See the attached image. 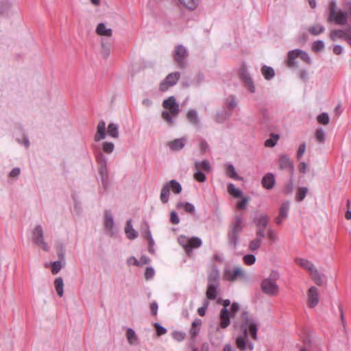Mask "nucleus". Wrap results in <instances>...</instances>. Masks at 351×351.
Wrapping results in <instances>:
<instances>
[{
	"label": "nucleus",
	"mask_w": 351,
	"mask_h": 351,
	"mask_svg": "<svg viewBox=\"0 0 351 351\" xmlns=\"http://www.w3.org/2000/svg\"><path fill=\"white\" fill-rule=\"evenodd\" d=\"M247 202H248V197H243V199L237 203V208L241 209V210L246 209Z\"/></svg>",
	"instance_id": "338daca9"
},
{
	"label": "nucleus",
	"mask_w": 351,
	"mask_h": 351,
	"mask_svg": "<svg viewBox=\"0 0 351 351\" xmlns=\"http://www.w3.org/2000/svg\"><path fill=\"white\" fill-rule=\"evenodd\" d=\"M289 210V202H285L282 204L281 206L279 209V215L284 218H287L288 217V211Z\"/></svg>",
	"instance_id": "de8ad7c7"
},
{
	"label": "nucleus",
	"mask_w": 351,
	"mask_h": 351,
	"mask_svg": "<svg viewBox=\"0 0 351 351\" xmlns=\"http://www.w3.org/2000/svg\"><path fill=\"white\" fill-rule=\"evenodd\" d=\"M351 30V27L350 29H347L345 30L342 29H334L330 32V39L333 41L336 40L337 38L343 39L344 40L346 38V36L349 34Z\"/></svg>",
	"instance_id": "4be33fe9"
},
{
	"label": "nucleus",
	"mask_w": 351,
	"mask_h": 351,
	"mask_svg": "<svg viewBox=\"0 0 351 351\" xmlns=\"http://www.w3.org/2000/svg\"><path fill=\"white\" fill-rule=\"evenodd\" d=\"M96 160L98 164V171L101 178L102 184L106 187L108 183V172L107 169V160L105 156L99 152Z\"/></svg>",
	"instance_id": "0eeeda50"
},
{
	"label": "nucleus",
	"mask_w": 351,
	"mask_h": 351,
	"mask_svg": "<svg viewBox=\"0 0 351 351\" xmlns=\"http://www.w3.org/2000/svg\"><path fill=\"white\" fill-rule=\"evenodd\" d=\"M220 327L226 328L230 323V314L228 309L222 308L220 312Z\"/></svg>",
	"instance_id": "412c9836"
},
{
	"label": "nucleus",
	"mask_w": 351,
	"mask_h": 351,
	"mask_svg": "<svg viewBox=\"0 0 351 351\" xmlns=\"http://www.w3.org/2000/svg\"><path fill=\"white\" fill-rule=\"evenodd\" d=\"M209 304L210 303H209L208 300H205L204 301L203 306L202 307H199L197 309V313H198L199 315H200V316H204L205 315L206 311L208 308V307L209 306Z\"/></svg>",
	"instance_id": "e2e57ef3"
},
{
	"label": "nucleus",
	"mask_w": 351,
	"mask_h": 351,
	"mask_svg": "<svg viewBox=\"0 0 351 351\" xmlns=\"http://www.w3.org/2000/svg\"><path fill=\"white\" fill-rule=\"evenodd\" d=\"M308 305L310 308L315 307L319 303L318 289L315 287H311L308 291Z\"/></svg>",
	"instance_id": "ddd939ff"
},
{
	"label": "nucleus",
	"mask_w": 351,
	"mask_h": 351,
	"mask_svg": "<svg viewBox=\"0 0 351 351\" xmlns=\"http://www.w3.org/2000/svg\"><path fill=\"white\" fill-rule=\"evenodd\" d=\"M188 51L184 46L179 45L176 47L173 53V60L178 64V67L184 69L187 66L186 58L188 57Z\"/></svg>",
	"instance_id": "20e7f679"
},
{
	"label": "nucleus",
	"mask_w": 351,
	"mask_h": 351,
	"mask_svg": "<svg viewBox=\"0 0 351 351\" xmlns=\"http://www.w3.org/2000/svg\"><path fill=\"white\" fill-rule=\"evenodd\" d=\"M179 3L189 10H194L197 8L199 0H178Z\"/></svg>",
	"instance_id": "c756f323"
},
{
	"label": "nucleus",
	"mask_w": 351,
	"mask_h": 351,
	"mask_svg": "<svg viewBox=\"0 0 351 351\" xmlns=\"http://www.w3.org/2000/svg\"><path fill=\"white\" fill-rule=\"evenodd\" d=\"M218 287H219V286H216L214 285H208L206 292L207 300H213L216 299V298L217 296V293H217Z\"/></svg>",
	"instance_id": "a878e982"
},
{
	"label": "nucleus",
	"mask_w": 351,
	"mask_h": 351,
	"mask_svg": "<svg viewBox=\"0 0 351 351\" xmlns=\"http://www.w3.org/2000/svg\"><path fill=\"white\" fill-rule=\"evenodd\" d=\"M171 189L175 194H180L182 191V186L176 180H171L165 183L161 189L160 195V201L162 203L166 204L168 202Z\"/></svg>",
	"instance_id": "7ed1b4c3"
},
{
	"label": "nucleus",
	"mask_w": 351,
	"mask_h": 351,
	"mask_svg": "<svg viewBox=\"0 0 351 351\" xmlns=\"http://www.w3.org/2000/svg\"><path fill=\"white\" fill-rule=\"evenodd\" d=\"M300 58L306 64H310L311 63V59L308 56V53L301 49L291 50L288 53L287 66L289 67H293L295 66V62L294 60L296 58Z\"/></svg>",
	"instance_id": "39448f33"
},
{
	"label": "nucleus",
	"mask_w": 351,
	"mask_h": 351,
	"mask_svg": "<svg viewBox=\"0 0 351 351\" xmlns=\"http://www.w3.org/2000/svg\"><path fill=\"white\" fill-rule=\"evenodd\" d=\"M279 138H280V136L278 134L271 133V137L265 141V146L267 147H274L276 145L277 141L279 139Z\"/></svg>",
	"instance_id": "ea45409f"
},
{
	"label": "nucleus",
	"mask_w": 351,
	"mask_h": 351,
	"mask_svg": "<svg viewBox=\"0 0 351 351\" xmlns=\"http://www.w3.org/2000/svg\"><path fill=\"white\" fill-rule=\"evenodd\" d=\"M325 47L324 41L318 40L315 41L312 45V50L315 52H319Z\"/></svg>",
	"instance_id": "864d4df0"
},
{
	"label": "nucleus",
	"mask_w": 351,
	"mask_h": 351,
	"mask_svg": "<svg viewBox=\"0 0 351 351\" xmlns=\"http://www.w3.org/2000/svg\"><path fill=\"white\" fill-rule=\"evenodd\" d=\"M262 239L256 237L250 242L249 250L251 252H255L258 250L262 245Z\"/></svg>",
	"instance_id": "4c0bfd02"
},
{
	"label": "nucleus",
	"mask_w": 351,
	"mask_h": 351,
	"mask_svg": "<svg viewBox=\"0 0 351 351\" xmlns=\"http://www.w3.org/2000/svg\"><path fill=\"white\" fill-rule=\"evenodd\" d=\"M195 167L196 169H202L207 172L210 171L211 169L209 162L206 160H202V162H195Z\"/></svg>",
	"instance_id": "79ce46f5"
},
{
	"label": "nucleus",
	"mask_w": 351,
	"mask_h": 351,
	"mask_svg": "<svg viewBox=\"0 0 351 351\" xmlns=\"http://www.w3.org/2000/svg\"><path fill=\"white\" fill-rule=\"evenodd\" d=\"M329 16L328 21L329 22H335V24L344 25L348 22L347 14L342 10L336 12L337 3L335 1H332L329 3Z\"/></svg>",
	"instance_id": "f03ea898"
},
{
	"label": "nucleus",
	"mask_w": 351,
	"mask_h": 351,
	"mask_svg": "<svg viewBox=\"0 0 351 351\" xmlns=\"http://www.w3.org/2000/svg\"><path fill=\"white\" fill-rule=\"evenodd\" d=\"M269 217L266 214H261L256 216L253 219L254 223L257 228H266L269 223Z\"/></svg>",
	"instance_id": "aec40b11"
},
{
	"label": "nucleus",
	"mask_w": 351,
	"mask_h": 351,
	"mask_svg": "<svg viewBox=\"0 0 351 351\" xmlns=\"http://www.w3.org/2000/svg\"><path fill=\"white\" fill-rule=\"evenodd\" d=\"M295 262L302 268L309 271L310 273L315 269L313 264L306 259L296 258Z\"/></svg>",
	"instance_id": "bb28decb"
},
{
	"label": "nucleus",
	"mask_w": 351,
	"mask_h": 351,
	"mask_svg": "<svg viewBox=\"0 0 351 351\" xmlns=\"http://www.w3.org/2000/svg\"><path fill=\"white\" fill-rule=\"evenodd\" d=\"M54 285L56 287V290L57 292V294L62 297L64 293V283H63V279L61 277L56 278L54 280Z\"/></svg>",
	"instance_id": "473e14b6"
},
{
	"label": "nucleus",
	"mask_w": 351,
	"mask_h": 351,
	"mask_svg": "<svg viewBox=\"0 0 351 351\" xmlns=\"http://www.w3.org/2000/svg\"><path fill=\"white\" fill-rule=\"evenodd\" d=\"M172 337L178 341H182L185 337V333L182 331H174L172 333Z\"/></svg>",
	"instance_id": "0e129e2a"
},
{
	"label": "nucleus",
	"mask_w": 351,
	"mask_h": 351,
	"mask_svg": "<svg viewBox=\"0 0 351 351\" xmlns=\"http://www.w3.org/2000/svg\"><path fill=\"white\" fill-rule=\"evenodd\" d=\"M308 32L313 36H318L323 33L325 30V27L323 25L317 24L308 27Z\"/></svg>",
	"instance_id": "c9c22d12"
},
{
	"label": "nucleus",
	"mask_w": 351,
	"mask_h": 351,
	"mask_svg": "<svg viewBox=\"0 0 351 351\" xmlns=\"http://www.w3.org/2000/svg\"><path fill=\"white\" fill-rule=\"evenodd\" d=\"M102 148L104 152L106 154H111L114 148V145L111 142H104L102 145Z\"/></svg>",
	"instance_id": "13d9d810"
},
{
	"label": "nucleus",
	"mask_w": 351,
	"mask_h": 351,
	"mask_svg": "<svg viewBox=\"0 0 351 351\" xmlns=\"http://www.w3.org/2000/svg\"><path fill=\"white\" fill-rule=\"evenodd\" d=\"M293 190V176L290 175V179L287 184H285L284 192L286 194H291Z\"/></svg>",
	"instance_id": "4d7b16f0"
},
{
	"label": "nucleus",
	"mask_w": 351,
	"mask_h": 351,
	"mask_svg": "<svg viewBox=\"0 0 351 351\" xmlns=\"http://www.w3.org/2000/svg\"><path fill=\"white\" fill-rule=\"evenodd\" d=\"M187 138L183 136L180 138H176L173 141H169L167 146L172 151H180L185 146Z\"/></svg>",
	"instance_id": "2eb2a0df"
},
{
	"label": "nucleus",
	"mask_w": 351,
	"mask_h": 351,
	"mask_svg": "<svg viewBox=\"0 0 351 351\" xmlns=\"http://www.w3.org/2000/svg\"><path fill=\"white\" fill-rule=\"evenodd\" d=\"M263 293L269 295H276L279 291L278 285L270 278L264 279L261 285Z\"/></svg>",
	"instance_id": "9d476101"
},
{
	"label": "nucleus",
	"mask_w": 351,
	"mask_h": 351,
	"mask_svg": "<svg viewBox=\"0 0 351 351\" xmlns=\"http://www.w3.org/2000/svg\"><path fill=\"white\" fill-rule=\"evenodd\" d=\"M202 245V240L197 237H193L189 238V246L190 247V250H188L187 254L190 255L193 252V250L194 248H198Z\"/></svg>",
	"instance_id": "cd10ccee"
},
{
	"label": "nucleus",
	"mask_w": 351,
	"mask_h": 351,
	"mask_svg": "<svg viewBox=\"0 0 351 351\" xmlns=\"http://www.w3.org/2000/svg\"><path fill=\"white\" fill-rule=\"evenodd\" d=\"M178 243L184 248L185 252L187 254L188 250H190V247L189 246V238L186 236H180L178 238Z\"/></svg>",
	"instance_id": "c03bdc74"
},
{
	"label": "nucleus",
	"mask_w": 351,
	"mask_h": 351,
	"mask_svg": "<svg viewBox=\"0 0 351 351\" xmlns=\"http://www.w3.org/2000/svg\"><path fill=\"white\" fill-rule=\"evenodd\" d=\"M244 263L247 265H252L256 261V257L254 254H247L243 258Z\"/></svg>",
	"instance_id": "bf43d9fd"
},
{
	"label": "nucleus",
	"mask_w": 351,
	"mask_h": 351,
	"mask_svg": "<svg viewBox=\"0 0 351 351\" xmlns=\"http://www.w3.org/2000/svg\"><path fill=\"white\" fill-rule=\"evenodd\" d=\"M226 106L231 110L234 109L237 106V98L234 95L229 96L226 101Z\"/></svg>",
	"instance_id": "603ef678"
},
{
	"label": "nucleus",
	"mask_w": 351,
	"mask_h": 351,
	"mask_svg": "<svg viewBox=\"0 0 351 351\" xmlns=\"http://www.w3.org/2000/svg\"><path fill=\"white\" fill-rule=\"evenodd\" d=\"M241 317L243 320V322L241 326V328L243 330V332H244L243 327L245 326L246 330L247 331L249 330L250 332H251L252 338L254 339H256L258 328H257V324L255 322V321L249 316L248 312H247V311H243L242 313Z\"/></svg>",
	"instance_id": "6e6552de"
},
{
	"label": "nucleus",
	"mask_w": 351,
	"mask_h": 351,
	"mask_svg": "<svg viewBox=\"0 0 351 351\" xmlns=\"http://www.w3.org/2000/svg\"><path fill=\"white\" fill-rule=\"evenodd\" d=\"M308 192L306 187H299L295 195V199L298 202H302L306 197Z\"/></svg>",
	"instance_id": "49530a36"
},
{
	"label": "nucleus",
	"mask_w": 351,
	"mask_h": 351,
	"mask_svg": "<svg viewBox=\"0 0 351 351\" xmlns=\"http://www.w3.org/2000/svg\"><path fill=\"white\" fill-rule=\"evenodd\" d=\"M208 285L219 286V273L217 269H213L208 276Z\"/></svg>",
	"instance_id": "5701e85b"
},
{
	"label": "nucleus",
	"mask_w": 351,
	"mask_h": 351,
	"mask_svg": "<svg viewBox=\"0 0 351 351\" xmlns=\"http://www.w3.org/2000/svg\"><path fill=\"white\" fill-rule=\"evenodd\" d=\"M154 326L156 330V334L158 336L163 335L167 332V329L162 326L159 323L156 322Z\"/></svg>",
	"instance_id": "680f3d73"
},
{
	"label": "nucleus",
	"mask_w": 351,
	"mask_h": 351,
	"mask_svg": "<svg viewBox=\"0 0 351 351\" xmlns=\"http://www.w3.org/2000/svg\"><path fill=\"white\" fill-rule=\"evenodd\" d=\"M107 132L109 136L117 138L119 137V126L117 124L111 123L108 125Z\"/></svg>",
	"instance_id": "2f4dec72"
},
{
	"label": "nucleus",
	"mask_w": 351,
	"mask_h": 351,
	"mask_svg": "<svg viewBox=\"0 0 351 351\" xmlns=\"http://www.w3.org/2000/svg\"><path fill=\"white\" fill-rule=\"evenodd\" d=\"M180 77L179 72H173L169 73L159 86V89L162 92L167 91L170 87L176 84Z\"/></svg>",
	"instance_id": "1a4fd4ad"
},
{
	"label": "nucleus",
	"mask_w": 351,
	"mask_h": 351,
	"mask_svg": "<svg viewBox=\"0 0 351 351\" xmlns=\"http://www.w3.org/2000/svg\"><path fill=\"white\" fill-rule=\"evenodd\" d=\"M126 337L128 340V342L130 343V344H134V343H136L137 342V336L135 333V332L134 331L133 329L132 328H128L126 331Z\"/></svg>",
	"instance_id": "37998d69"
},
{
	"label": "nucleus",
	"mask_w": 351,
	"mask_h": 351,
	"mask_svg": "<svg viewBox=\"0 0 351 351\" xmlns=\"http://www.w3.org/2000/svg\"><path fill=\"white\" fill-rule=\"evenodd\" d=\"M32 241L39 247L45 252L49 250L48 244L44 240V232L40 225H37L32 232Z\"/></svg>",
	"instance_id": "423d86ee"
},
{
	"label": "nucleus",
	"mask_w": 351,
	"mask_h": 351,
	"mask_svg": "<svg viewBox=\"0 0 351 351\" xmlns=\"http://www.w3.org/2000/svg\"><path fill=\"white\" fill-rule=\"evenodd\" d=\"M96 33L99 36L110 37L112 35V30L110 28H106L104 23H100L96 28Z\"/></svg>",
	"instance_id": "b1692460"
},
{
	"label": "nucleus",
	"mask_w": 351,
	"mask_h": 351,
	"mask_svg": "<svg viewBox=\"0 0 351 351\" xmlns=\"http://www.w3.org/2000/svg\"><path fill=\"white\" fill-rule=\"evenodd\" d=\"M261 73L267 80H271L275 75V71L272 67L264 65L261 68Z\"/></svg>",
	"instance_id": "7c9ffc66"
},
{
	"label": "nucleus",
	"mask_w": 351,
	"mask_h": 351,
	"mask_svg": "<svg viewBox=\"0 0 351 351\" xmlns=\"http://www.w3.org/2000/svg\"><path fill=\"white\" fill-rule=\"evenodd\" d=\"M155 274L154 269L152 267H148L145 269V278L146 280L151 279L154 277Z\"/></svg>",
	"instance_id": "69168bd1"
},
{
	"label": "nucleus",
	"mask_w": 351,
	"mask_h": 351,
	"mask_svg": "<svg viewBox=\"0 0 351 351\" xmlns=\"http://www.w3.org/2000/svg\"><path fill=\"white\" fill-rule=\"evenodd\" d=\"M104 226L106 229L108 230H111L114 226V221L112 215L110 214V211L106 210L105 212V221H104Z\"/></svg>",
	"instance_id": "72a5a7b5"
},
{
	"label": "nucleus",
	"mask_w": 351,
	"mask_h": 351,
	"mask_svg": "<svg viewBox=\"0 0 351 351\" xmlns=\"http://www.w3.org/2000/svg\"><path fill=\"white\" fill-rule=\"evenodd\" d=\"M315 136L318 143H323L325 141L326 134L324 130L321 128L316 130Z\"/></svg>",
	"instance_id": "8fccbe9b"
},
{
	"label": "nucleus",
	"mask_w": 351,
	"mask_h": 351,
	"mask_svg": "<svg viewBox=\"0 0 351 351\" xmlns=\"http://www.w3.org/2000/svg\"><path fill=\"white\" fill-rule=\"evenodd\" d=\"M170 221L173 224H178L180 222V219L178 216V214L172 210L170 213Z\"/></svg>",
	"instance_id": "774afa93"
},
{
	"label": "nucleus",
	"mask_w": 351,
	"mask_h": 351,
	"mask_svg": "<svg viewBox=\"0 0 351 351\" xmlns=\"http://www.w3.org/2000/svg\"><path fill=\"white\" fill-rule=\"evenodd\" d=\"M177 208H184L186 213H193L195 212V206L189 202H178L176 204Z\"/></svg>",
	"instance_id": "58836bf2"
},
{
	"label": "nucleus",
	"mask_w": 351,
	"mask_h": 351,
	"mask_svg": "<svg viewBox=\"0 0 351 351\" xmlns=\"http://www.w3.org/2000/svg\"><path fill=\"white\" fill-rule=\"evenodd\" d=\"M162 106L165 109L167 110V111H170L171 114L174 117H177L180 112L179 105L173 96H171L164 100Z\"/></svg>",
	"instance_id": "9b49d317"
},
{
	"label": "nucleus",
	"mask_w": 351,
	"mask_h": 351,
	"mask_svg": "<svg viewBox=\"0 0 351 351\" xmlns=\"http://www.w3.org/2000/svg\"><path fill=\"white\" fill-rule=\"evenodd\" d=\"M226 173L230 178H231L232 179L237 180H242V178L239 177L237 175L235 168L232 164H230L227 166Z\"/></svg>",
	"instance_id": "e433bc0d"
},
{
	"label": "nucleus",
	"mask_w": 351,
	"mask_h": 351,
	"mask_svg": "<svg viewBox=\"0 0 351 351\" xmlns=\"http://www.w3.org/2000/svg\"><path fill=\"white\" fill-rule=\"evenodd\" d=\"M244 328V332L243 336L237 337L236 339V345L237 348L241 351H245L247 350V343L248 341L249 332L246 330L245 326Z\"/></svg>",
	"instance_id": "f3484780"
},
{
	"label": "nucleus",
	"mask_w": 351,
	"mask_h": 351,
	"mask_svg": "<svg viewBox=\"0 0 351 351\" xmlns=\"http://www.w3.org/2000/svg\"><path fill=\"white\" fill-rule=\"evenodd\" d=\"M317 120L319 123L323 125H327L330 121L329 116L326 112H322L319 114L317 117Z\"/></svg>",
	"instance_id": "5fc2aeb1"
},
{
	"label": "nucleus",
	"mask_w": 351,
	"mask_h": 351,
	"mask_svg": "<svg viewBox=\"0 0 351 351\" xmlns=\"http://www.w3.org/2000/svg\"><path fill=\"white\" fill-rule=\"evenodd\" d=\"M173 117L174 116L171 114L170 111L165 110L162 112V118L171 125L174 123Z\"/></svg>",
	"instance_id": "6e6d98bb"
},
{
	"label": "nucleus",
	"mask_w": 351,
	"mask_h": 351,
	"mask_svg": "<svg viewBox=\"0 0 351 351\" xmlns=\"http://www.w3.org/2000/svg\"><path fill=\"white\" fill-rule=\"evenodd\" d=\"M311 275L317 285L321 286L322 285V276L316 268L311 271Z\"/></svg>",
	"instance_id": "09e8293b"
},
{
	"label": "nucleus",
	"mask_w": 351,
	"mask_h": 351,
	"mask_svg": "<svg viewBox=\"0 0 351 351\" xmlns=\"http://www.w3.org/2000/svg\"><path fill=\"white\" fill-rule=\"evenodd\" d=\"M125 232L127 237L131 240L134 239L138 237V232L132 228L131 219L127 221L125 228Z\"/></svg>",
	"instance_id": "393cba45"
},
{
	"label": "nucleus",
	"mask_w": 351,
	"mask_h": 351,
	"mask_svg": "<svg viewBox=\"0 0 351 351\" xmlns=\"http://www.w3.org/2000/svg\"><path fill=\"white\" fill-rule=\"evenodd\" d=\"M279 168L282 170H289L290 175L293 176L294 172V166L289 157L287 154H282L278 159Z\"/></svg>",
	"instance_id": "f8f14e48"
},
{
	"label": "nucleus",
	"mask_w": 351,
	"mask_h": 351,
	"mask_svg": "<svg viewBox=\"0 0 351 351\" xmlns=\"http://www.w3.org/2000/svg\"><path fill=\"white\" fill-rule=\"evenodd\" d=\"M240 77L245 83V86L247 87L249 91L251 93H254L255 87L254 85L253 80L245 68H243L241 70Z\"/></svg>",
	"instance_id": "4468645a"
},
{
	"label": "nucleus",
	"mask_w": 351,
	"mask_h": 351,
	"mask_svg": "<svg viewBox=\"0 0 351 351\" xmlns=\"http://www.w3.org/2000/svg\"><path fill=\"white\" fill-rule=\"evenodd\" d=\"M245 227L242 215H236L230 224V232L228 234V245L236 249L238 245L239 234Z\"/></svg>",
	"instance_id": "f257e3e1"
},
{
	"label": "nucleus",
	"mask_w": 351,
	"mask_h": 351,
	"mask_svg": "<svg viewBox=\"0 0 351 351\" xmlns=\"http://www.w3.org/2000/svg\"><path fill=\"white\" fill-rule=\"evenodd\" d=\"M263 186L266 189H272L276 184L274 175L271 173H266L261 181Z\"/></svg>",
	"instance_id": "a211bd4d"
},
{
	"label": "nucleus",
	"mask_w": 351,
	"mask_h": 351,
	"mask_svg": "<svg viewBox=\"0 0 351 351\" xmlns=\"http://www.w3.org/2000/svg\"><path fill=\"white\" fill-rule=\"evenodd\" d=\"M231 112H227L226 110L219 112L215 115V121L216 122L221 123L227 120L231 116Z\"/></svg>",
	"instance_id": "f704fd0d"
},
{
	"label": "nucleus",
	"mask_w": 351,
	"mask_h": 351,
	"mask_svg": "<svg viewBox=\"0 0 351 351\" xmlns=\"http://www.w3.org/2000/svg\"><path fill=\"white\" fill-rule=\"evenodd\" d=\"M56 252L58 259L62 261V262L65 263V250L63 244H58L56 246Z\"/></svg>",
	"instance_id": "3c124183"
},
{
	"label": "nucleus",
	"mask_w": 351,
	"mask_h": 351,
	"mask_svg": "<svg viewBox=\"0 0 351 351\" xmlns=\"http://www.w3.org/2000/svg\"><path fill=\"white\" fill-rule=\"evenodd\" d=\"M194 178L199 182H204L206 179L205 174L200 169H197L194 173Z\"/></svg>",
	"instance_id": "052dcab7"
},
{
	"label": "nucleus",
	"mask_w": 351,
	"mask_h": 351,
	"mask_svg": "<svg viewBox=\"0 0 351 351\" xmlns=\"http://www.w3.org/2000/svg\"><path fill=\"white\" fill-rule=\"evenodd\" d=\"M228 191L234 197H240L242 195V191L240 189H237L232 183L228 185Z\"/></svg>",
	"instance_id": "a19ab883"
},
{
	"label": "nucleus",
	"mask_w": 351,
	"mask_h": 351,
	"mask_svg": "<svg viewBox=\"0 0 351 351\" xmlns=\"http://www.w3.org/2000/svg\"><path fill=\"white\" fill-rule=\"evenodd\" d=\"M224 276L226 280L234 282L237 280V277H243L244 273L239 267H235L232 271L226 269L224 272Z\"/></svg>",
	"instance_id": "dca6fc26"
},
{
	"label": "nucleus",
	"mask_w": 351,
	"mask_h": 351,
	"mask_svg": "<svg viewBox=\"0 0 351 351\" xmlns=\"http://www.w3.org/2000/svg\"><path fill=\"white\" fill-rule=\"evenodd\" d=\"M188 121L194 125H198L199 124V119L197 111L195 109H191L187 112Z\"/></svg>",
	"instance_id": "c85d7f7f"
},
{
	"label": "nucleus",
	"mask_w": 351,
	"mask_h": 351,
	"mask_svg": "<svg viewBox=\"0 0 351 351\" xmlns=\"http://www.w3.org/2000/svg\"><path fill=\"white\" fill-rule=\"evenodd\" d=\"M106 136V123L104 120H101L97 124V132L95 134L94 140L95 141H99L105 138Z\"/></svg>",
	"instance_id": "6ab92c4d"
},
{
	"label": "nucleus",
	"mask_w": 351,
	"mask_h": 351,
	"mask_svg": "<svg viewBox=\"0 0 351 351\" xmlns=\"http://www.w3.org/2000/svg\"><path fill=\"white\" fill-rule=\"evenodd\" d=\"M64 265L65 263H64L62 261L58 260L54 261L51 265V273L53 275L57 274Z\"/></svg>",
	"instance_id": "a18cd8bd"
}]
</instances>
